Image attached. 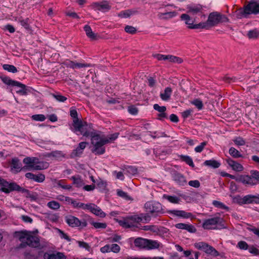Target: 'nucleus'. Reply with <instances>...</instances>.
Here are the masks:
<instances>
[{
  "instance_id": "45",
  "label": "nucleus",
  "mask_w": 259,
  "mask_h": 259,
  "mask_svg": "<svg viewBox=\"0 0 259 259\" xmlns=\"http://www.w3.org/2000/svg\"><path fill=\"white\" fill-rule=\"evenodd\" d=\"M212 204L217 208L225 209L227 210H229V207L220 201L213 200L212 201Z\"/></svg>"
},
{
  "instance_id": "15",
  "label": "nucleus",
  "mask_w": 259,
  "mask_h": 259,
  "mask_svg": "<svg viewBox=\"0 0 259 259\" xmlns=\"http://www.w3.org/2000/svg\"><path fill=\"white\" fill-rule=\"evenodd\" d=\"M236 180L239 182H241L244 184L248 185L250 186H254L257 185L256 181L253 179L251 175L241 176L239 178L237 179Z\"/></svg>"
},
{
  "instance_id": "60",
  "label": "nucleus",
  "mask_w": 259,
  "mask_h": 259,
  "mask_svg": "<svg viewBox=\"0 0 259 259\" xmlns=\"http://www.w3.org/2000/svg\"><path fill=\"white\" fill-rule=\"evenodd\" d=\"M250 174L251 177L255 180V181L257 183L259 182V171L257 170H251Z\"/></svg>"
},
{
  "instance_id": "44",
  "label": "nucleus",
  "mask_w": 259,
  "mask_h": 259,
  "mask_svg": "<svg viewBox=\"0 0 259 259\" xmlns=\"http://www.w3.org/2000/svg\"><path fill=\"white\" fill-rule=\"evenodd\" d=\"M247 35L250 39L256 38L259 36V31L256 29L251 30L247 32Z\"/></svg>"
},
{
  "instance_id": "2",
  "label": "nucleus",
  "mask_w": 259,
  "mask_h": 259,
  "mask_svg": "<svg viewBox=\"0 0 259 259\" xmlns=\"http://www.w3.org/2000/svg\"><path fill=\"white\" fill-rule=\"evenodd\" d=\"M74 133L79 132L83 136L90 137L91 143L94 147L95 144H97L96 140L99 139V131H96L93 128L92 123H88L86 121H80L74 122V126L72 129Z\"/></svg>"
},
{
  "instance_id": "14",
  "label": "nucleus",
  "mask_w": 259,
  "mask_h": 259,
  "mask_svg": "<svg viewBox=\"0 0 259 259\" xmlns=\"http://www.w3.org/2000/svg\"><path fill=\"white\" fill-rule=\"evenodd\" d=\"M85 209L89 210L93 213L101 218H104L106 216L105 213L99 207L93 203L87 204Z\"/></svg>"
},
{
  "instance_id": "25",
  "label": "nucleus",
  "mask_w": 259,
  "mask_h": 259,
  "mask_svg": "<svg viewBox=\"0 0 259 259\" xmlns=\"http://www.w3.org/2000/svg\"><path fill=\"white\" fill-rule=\"evenodd\" d=\"M175 226L178 229L186 230L191 233L194 232L196 231L195 228L193 226L187 224L178 223Z\"/></svg>"
},
{
  "instance_id": "19",
  "label": "nucleus",
  "mask_w": 259,
  "mask_h": 259,
  "mask_svg": "<svg viewBox=\"0 0 259 259\" xmlns=\"http://www.w3.org/2000/svg\"><path fill=\"white\" fill-rule=\"evenodd\" d=\"M227 163L232 168L237 171H241L243 170V167L240 163L229 158L226 160Z\"/></svg>"
},
{
  "instance_id": "51",
  "label": "nucleus",
  "mask_w": 259,
  "mask_h": 259,
  "mask_svg": "<svg viewBox=\"0 0 259 259\" xmlns=\"http://www.w3.org/2000/svg\"><path fill=\"white\" fill-rule=\"evenodd\" d=\"M32 119L35 121H43L46 119V116L43 114H35L32 116Z\"/></svg>"
},
{
  "instance_id": "48",
  "label": "nucleus",
  "mask_w": 259,
  "mask_h": 259,
  "mask_svg": "<svg viewBox=\"0 0 259 259\" xmlns=\"http://www.w3.org/2000/svg\"><path fill=\"white\" fill-rule=\"evenodd\" d=\"M191 103L195 105L198 110H201L203 108V104L202 102L199 99H195L191 102Z\"/></svg>"
},
{
  "instance_id": "41",
  "label": "nucleus",
  "mask_w": 259,
  "mask_h": 259,
  "mask_svg": "<svg viewBox=\"0 0 259 259\" xmlns=\"http://www.w3.org/2000/svg\"><path fill=\"white\" fill-rule=\"evenodd\" d=\"M229 152V154L234 158H237L242 157V155L240 153L239 151L234 147L230 148Z\"/></svg>"
},
{
  "instance_id": "33",
  "label": "nucleus",
  "mask_w": 259,
  "mask_h": 259,
  "mask_svg": "<svg viewBox=\"0 0 259 259\" xmlns=\"http://www.w3.org/2000/svg\"><path fill=\"white\" fill-rule=\"evenodd\" d=\"M71 179L73 181V183L77 187H81L83 185V181L79 176H72Z\"/></svg>"
},
{
  "instance_id": "57",
  "label": "nucleus",
  "mask_w": 259,
  "mask_h": 259,
  "mask_svg": "<svg viewBox=\"0 0 259 259\" xmlns=\"http://www.w3.org/2000/svg\"><path fill=\"white\" fill-rule=\"evenodd\" d=\"M97 187L102 191H103L106 189L107 184L106 182L102 181L100 180L99 182H98L97 184Z\"/></svg>"
},
{
  "instance_id": "59",
  "label": "nucleus",
  "mask_w": 259,
  "mask_h": 259,
  "mask_svg": "<svg viewBox=\"0 0 259 259\" xmlns=\"http://www.w3.org/2000/svg\"><path fill=\"white\" fill-rule=\"evenodd\" d=\"M128 111L132 115H136L138 114V109L135 106L132 105L128 107Z\"/></svg>"
},
{
  "instance_id": "10",
  "label": "nucleus",
  "mask_w": 259,
  "mask_h": 259,
  "mask_svg": "<svg viewBox=\"0 0 259 259\" xmlns=\"http://www.w3.org/2000/svg\"><path fill=\"white\" fill-rule=\"evenodd\" d=\"M143 221L142 217L138 215L127 217L119 221V224L122 227L125 228L133 227L135 224Z\"/></svg>"
},
{
  "instance_id": "30",
  "label": "nucleus",
  "mask_w": 259,
  "mask_h": 259,
  "mask_svg": "<svg viewBox=\"0 0 259 259\" xmlns=\"http://www.w3.org/2000/svg\"><path fill=\"white\" fill-rule=\"evenodd\" d=\"M158 18L161 20H166L170 19L175 16V13L173 12L166 13H159L157 15Z\"/></svg>"
},
{
  "instance_id": "53",
  "label": "nucleus",
  "mask_w": 259,
  "mask_h": 259,
  "mask_svg": "<svg viewBox=\"0 0 259 259\" xmlns=\"http://www.w3.org/2000/svg\"><path fill=\"white\" fill-rule=\"evenodd\" d=\"M233 141L235 144L238 146H243L245 144L244 139L240 137H236L233 140Z\"/></svg>"
},
{
  "instance_id": "5",
  "label": "nucleus",
  "mask_w": 259,
  "mask_h": 259,
  "mask_svg": "<svg viewBox=\"0 0 259 259\" xmlns=\"http://www.w3.org/2000/svg\"><path fill=\"white\" fill-rule=\"evenodd\" d=\"M238 18L242 17L246 18L250 14L257 15L259 14V2L256 0H251L247 5L245 6L243 10H240Z\"/></svg>"
},
{
  "instance_id": "1",
  "label": "nucleus",
  "mask_w": 259,
  "mask_h": 259,
  "mask_svg": "<svg viewBox=\"0 0 259 259\" xmlns=\"http://www.w3.org/2000/svg\"><path fill=\"white\" fill-rule=\"evenodd\" d=\"M15 236L21 242V246L22 247L28 245L41 249L47 246V243L44 240H40L32 232L26 230L16 232Z\"/></svg>"
},
{
  "instance_id": "50",
  "label": "nucleus",
  "mask_w": 259,
  "mask_h": 259,
  "mask_svg": "<svg viewBox=\"0 0 259 259\" xmlns=\"http://www.w3.org/2000/svg\"><path fill=\"white\" fill-rule=\"evenodd\" d=\"M29 21V20L28 18H27L26 19H19V22L20 23V24L26 29H30V26L28 23Z\"/></svg>"
},
{
  "instance_id": "22",
  "label": "nucleus",
  "mask_w": 259,
  "mask_h": 259,
  "mask_svg": "<svg viewBox=\"0 0 259 259\" xmlns=\"http://www.w3.org/2000/svg\"><path fill=\"white\" fill-rule=\"evenodd\" d=\"M170 212L176 216L185 219H188L192 216L191 213L187 212L184 210H173L170 211Z\"/></svg>"
},
{
  "instance_id": "64",
  "label": "nucleus",
  "mask_w": 259,
  "mask_h": 259,
  "mask_svg": "<svg viewBox=\"0 0 259 259\" xmlns=\"http://www.w3.org/2000/svg\"><path fill=\"white\" fill-rule=\"evenodd\" d=\"M188 184L189 186L198 188L200 186V183L198 180H192L189 182Z\"/></svg>"
},
{
  "instance_id": "52",
  "label": "nucleus",
  "mask_w": 259,
  "mask_h": 259,
  "mask_svg": "<svg viewBox=\"0 0 259 259\" xmlns=\"http://www.w3.org/2000/svg\"><path fill=\"white\" fill-rule=\"evenodd\" d=\"M52 95L55 99H56L59 102H64L67 100L66 97L59 94H52Z\"/></svg>"
},
{
  "instance_id": "4",
  "label": "nucleus",
  "mask_w": 259,
  "mask_h": 259,
  "mask_svg": "<svg viewBox=\"0 0 259 259\" xmlns=\"http://www.w3.org/2000/svg\"><path fill=\"white\" fill-rule=\"evenodd\" d=\"M23 162L27 165V168L25 167V169L28 170H42L46 169L49 166L48 163L39 161L38 158L33 157H26L24 158Z\"/></svg>"
},
{
  "instance_id": "27",
  "label": "nucleus",
  "mask_w": 259,
  "mask_h": 259,
  "mask_svg": "<svg viewBox=\"0 0 259 259\" xmlns=\"http://www.w3.org/2000/svg\"><path fill=\"white\" fill-rule=\"evenodd\" d=\"M84 30L85 31L87 36L91 39L95 40L97 38V34H96L92 31V30L89 25H85L84 26Z\"/></svg>"
},
{
  "instance_id": "61",
  "label": "nucleus",
  "mask_w": 259,
  "mask_h": 259,
  "mask_svg": "<svg viewBox=\"0 0 259 259\" xmlns=\"http://www.w3.org/2000/svg\"><path fill=\"white\" fill-rule=\"evenodd\" d=\"M153 108L159 113L165 112L166 109L165 106H160L157 104H155L153 105Z\"/></svg>"
},
{
  "instance_id": "8",
  "label": "nucleus",
  "mask_w": 259,
  "mask_h": 259,
  "mask_svg": "<svg viewBox=\"0 0 259 259\" xmlns=\"http://www.w3.org/2000/svg\"><path fill=\"white\" fill-rule=\"evenodd\" d=\"M207 21L209 26L212 27L220 23L227 22L229 19L225 15L218 12H213L209 14Z\"/></svg>"
},
{
  "instance_id": "23",
  "label": "nucleus",
  "mask_w": 259,
  "mask_h": 259,
  "mask_svg": "<svg viewBox=\"0 0 259 259\" xmlns=\"http://www.w3.org/2000/svg\"><path fill=\"white\" fill-rule=\"evenodd\" d=\"M174 181L180 186H185L187 183L185 178L180 174L177 173L174 176Z\"/></svg>"
},
{
  "instance_id": "62",
  "label": "nucleus",
  "mask_w": 259,
  "mask_h": 259,
  "mask_svg": "<svg viewBox=\"0 0 259 259\" xmlns=\"http://www.w3.org/2000/svg\"><path fill=\"white\" fill-rule=\"evenodd\" d=\"M117 195L121 197L126 200L130 199V197L125 192H124L122 190H117Z\"/></svg>"
},
{
  "instance_id": "49",
  "label": "nucleus",
  "mask_w": 259,
  "mask_h": 259,
  "mask_svg": "<svg viewBox=\"0 0 259 259\" xmlns=\"http://www.w3.org/2000/svg\"><path fill=\"white\" fill-rule=\"evenodd\" d=\"M45 180V176L42 174H39L37 175H34L33 180L38 183H42Z\"/></svg>"
},
{
  "instance_id": "32",
  "label": "nucleus",
  "mask_w": 259,
  "mask_h": 259,
  "mask_svg": "<svg viewBox=\"0 0 259 259\" xmlns=\"http://www.w3.org/2000/svg\"><path fill=\"white\" fill-rule=\"evenodd\" d=\"M69 204H71L74 208H82L83 209H85L87 205V204H85L83 203L77 202L72 198H71V200H70Z\"/></svg>"
},
{
  "instance_id": "11",
  "label": "nucleus",
  "mask_w": 259,
  "mask_h": 259,
  "mask_svg": "<svg viewBox=\"0 0 259 259\" xmlns=\"http://www.w3.org/2000/svg\"><path fill=\"white\" fill-rule=\"evenodd\" d=\"M194 247L199 249L203 251L207 254H211L214 256H218L219 253L212 246L208 245L204 242H199L195 243L194 244Z\"/></svg>"
},
{
  "instance_id": "29",
  "label": "nucleus",
  "mask_w": 259,
  "mask_h": 259,
  "mask_svg": "<svg viewBox=\"0 0 259 259\" xmlns=\"http://www.w3.org/2000/svg\"><path fill=\"white\" fill-rule=\"evenodd\" d=\"M49 157H53L58 160H61L65 157V154L61 151H54L48 154Z\"/></svg>"
},
{
  "instance_id": "17",
  "label": "nucleus",
  "mask_w": 259,
  "mask_h": 259,
  "mask_svg": "<svg viewBox=\"0 0 259 259\" xmlns=\"http://www.w3.org/2000/svg\"><path fill=\"white\" fill-rule=\"evenodd\" d=\"M188 12L192 14H197L202 12L203 7L199 4H192L187 6Z\"/></svg>"
},
{
  "instance_id": "18",
  "label": "nucleus",
  "mask_w": 259,
  "mask_h": 259,
  "mask_svg": "<svg viewBox=\"0 0 259 259\" xmlns=\"http://www.w3.org/2000/svg\"><path fill=\"white\" fill-rule=\"evenodd\" d=\"M181 20L183 21L187 27L190 29H192L191 26H194L195 19L191 18L187 14H183L181 15Z\"/></svg>"
},
{
  "instance_id": "55",
  "label": "nucleus",
  "mask_w": 259,
  "mask_h": 259,
  "mask_svg": "<svg viewBox=\"0 0 259 259\" xmlns=\"http://www.w3.org/2000/svg\"><path fill=\"white\" fill-rule=\"evenodd\" d=\"M237 246L239 247L240 249L242 250H247L248 248V245L247 243L244 241H239Z\"/></svg>"
},
{
  "instance_id": "31",
  "label": "nucleus",
  "mask_w": 259,
  "mask_h": 259,
  "mask_svg": "<svg viewBox=\"0 0 259 259\" xmlns=\"http://www.w3.org/2000/svg\"><path fill=\"white\" fill-rule=\"evenodd\" d=\"M166 60L169 62L181 64L183 62V59L180 57L171 55H167Z\"/></svg>"
},
{
  "instance_id": "36",
  "label": "nucleus",
  "mask_w": 259,
  "mask_h": 259,
  "mask_svg": "<svg viewBox=\"0 0 259 259\" xmlns=\"http://www.w3.org/2000/svg\"><path fill=\"white\" fill-rule=\"evenodd\" d=\"M1 79L4 83L9 85L14 86L18 84V81L13 80L8 77H2Z\"/></svg>"
},
{
  "instance_id": "24",
  "label": "nucleus",
  "mask_w": 259,
  "mask_h": 259,
  "mask_svg": "<svg viewBox=\"0 0 259 259\" xmlns=\"http://www.w3.org/2000/svg\"><path fill=\"white\" fill-rule=\"evenodd\" d=\"M12 168L14 169L16 172H18L21 170L25 169V166L21 168V163L20 162L18 158H13L12 160Z\"/></svg>"
},
{
  "instance_id": "58",
  "label": "nucleus",
  "mask_w": 259,
  "mask_h": 259,
  "mask_svg": "<svg viewBox=\"0 0 259 259\" xmlns=\"http://www.w3.org/2000/svg\"><path fill=\"white\" fill-rule=\"evenodd\" d=\"M124 30L126 32L130 34H134L136 32V29L134 27L130 25L126 26Z\"/></svg>"
},
{
  "instance_id": "39",
  "label": "nucleus",
  "mask_w": 259,
  "mask_h": 259,
  "mask_svg": "<svg viewBox=\"0 0 259 259\" xmlns=\"http://www.w3.org/2000/svg\"><path fill=\"white\" fill-rule=\"evenodd\" d=\"M163 198L166 199L170 202L172 203H179L180 199L176 196L163 195Z\"/></svg>"
},
{
  "instance_id": "13",
  "label": "nucleus",
  "mask_w": 259,
  "mask_h": 259,
  "mask_svg": "<svg viewBox=\"0 0 259 259\" xmlns=\"http://www.w3.org/2000/svg\"><path fill=\"white\" fill-rule=\"evenodd\" d=\"M90 7L95 11H100L102 12H106L111 9V6L107 1H102L100 3H94Z\"/></svg>"
},
{
  "instance_id": "56",
  "label": "nucleus",
  "mask_w": 259,
  "mask_h": 259,
  "mask_svg": "<svg viewBox=\"0 0 259 259\" xmlns=\"http://www.w3.org/2000/svg\"><path fill=\"white\" fill-rule=\"evenodd\" d=\"M92 224L96 229H105L107 227L106 223L93 222Z\"/></svg>"
},
{
  "instance_id": "26",
  "label": "nucleus",
  "mask_w": 259,
  "mask_h": 259,
  "mask_svg": "<svg viewBox=\"0 0 259 259\" xmlns=\"http://www.w3.org/2000/svg\"><path fill=\"white\" fill-rule=\"evenodd\" d=\"M171 93V89L169 87H167L164 89L163 92L160 93V97L163 101H168L170 99Z\"/></svg>"
},
{
  "instance_id": "34",
  "label": "nucleus",
  "mask_w": 259,
  "mask_h": 259,
  "mask_svg": "<svg viewBox=\"0 0 259 259\" xmlns=\"http://www.w3.org/2000/svg\"><path fill=\"white\" fill-rule=\"evenodd\" d=\"M159 246V244L156 241L147 239V246H146V248L148 249H152L158 248Z\"/></svg>"
},
{
  "instance_id": "54",
  "label": "nucleus",
  "mask_w": 259,
  "mask_h": 259,
  "mask_svg": "<svg viewBox=\"0 0 259 259\" xmlns=\"http://www.w3.org/2000/svg\"><path fill=\"white\" fill-rule=\"evenodd\" d=\"M57 199L59 201L65 202L66 204H69L70 200H71V198L69 197L65 196L62 195L58 196Z\"/></svg>"
},
{
  "instance_id": "3",
  "label": "nucleus",
  "mask_w": 259,
  "mask_h": 259,
  "mask_svg": "<svg viewBox=\"0 0 259 259\" xmlns=\"http://www.w3.org/2000/svg\"><path fill=\"white\" fill-rule=\"evenodd\" d=\"M100 133V132H99V138H98L99 139L96 140L97 144H95L94 147L92 150V152L98 155L104 154L105 149L103 146L114 141L119 136L118 133H115L108 136L107 137H105L104 136H101Z\"/></svg>"
},
{
  "instance_id": "28",
  "label": "nucleus",
  "mask_w": 259,
  "mask_h": 259,
  "mask_svg": "<svg viewBox=\"0 0 259 259\" xmlns=\"http://www.w3.org/2000/svg\"><path fill=\"white\" fill-rule=\"evenodd\" d=\"M135 246L141 248H146L147 246V239L141 238H137L134 241Z\"/></svg>"
},
{
  "instance_id": "16",
  "label": "nucleus",
  "mask_w": 259,
  "mask_h": 259,
  "mask_svg": "<svg viewBox=\"0 0 259 259\" xmlns=\"http://www.w3.org/2000/svg\"><path fill=\"white\" fill-rule=\"evenodd\" d=\"M88 144V143L85 142H80L78 146L73 150L71 156L72 157L79 156L83 153V150L85 149Z\"/></svg>"
},
{
  "instance_id": "9",
  "label": "nucleus",
  "mask_w": 259,
  "mask_h": 259,
  "mask_svg": "<svg viewBox=\"0 0 259 259\" xmlns=\"http://www.w3.org/2000/svg\"><path fill=\"white\" fill-rule=\"evenodd\" d=\"M146 211L154 215H157L159 213H163V209L161 204L156 201H148L144 205Z\"/></svg>"
},
{
  "instance_id": "42",
  "label": "nucleus",
  "mask_w": 259,
  "mask_h": 259,
  "mask_svg": "<svg viewBox=\"0 0 259 259\" xmlns=\"http://www.w3.org/2000/svg\"><path fill=\"white\" fill-rule=\"evenodd\" d=\"M180 158L183 161H185L189 166L192 167L194 166L192 159L190 156L187 155H181Z\"/></svg>"
},
{
  "instance_id": "38",
  "label": "nucleus",
  "mask_w": 259,
  "mask_h": 259,
  "mask_svg": "<svg viewBox=\"0 0 259 259\" xmlns=\"http://www.w3.org/2000/svg\"><path fill=\"white\" fill-rule=\"evenodd\" d=\"M192 29H200V28H206L207 29L210 27L208 23L207 20L205 22H201L198 24H194V26H191Z\"/></svg>"
},
{
  "instance_id": "35",
  "label": "nucleus",
  "mask_w": 259,
  "mask_h": 259,
  "mask_svg": "<svg viewBox=\"0 0 259 259\" xmlns=\"http://www.w3.org/2000/svg\"><path fill=\"white\" fill-rule=\"evenodd\" d=\"M14 87H17L19 88V90H18L16 92L18 94H20L21 95H26V86L24 84H22L19 82H18V84H16Z\"/></svg>"
},
{
  "instance_id": "6",
  "label": "nucleus",
  "mask_w": 259,
  "mask_h": 259,
  "mask_svg": "<svg viewBox=\"0 0 259 259\" xmlns=\"http://www.w3.org/2000/svg\"><path fill=\"white\" fill-rule=\"evenodd\" d=\"M203 227L207 230L226 228L223 219L220 217H214L204 220Z\"/></svg>"
},
{
  "instance_id": "40",
  "label": "nucleus",
  "mask_w": 259,
  "mask_h": 259,
  "mask_svg": "<svg viewBox=\"0 0 259 259\" xmlns=\"http://www.w3.org/2000/svg\"><path fill=\"white\" fill-rule=\"evenodd\" d=\"M204 164L205 165L210 166L213 168H218L220 166V163L214 160H206Z\"/></svg>"
},
{
  "instance_id": "7",
  "label": "nucleus",
  "mask_w": 259,
  "mask_h": 259,
  "mask_svg": "<svg viewBox=\"0 0 259 259\" xmlns=\"http://www.w3.org/2000/svg\"><path fill=\"white\" fill-rule=\"evenodd\" d=\"M0 184L2 185L1 190L6 193L12 191H17L22 193H28L29 191L20 187L15 183H9L0 178Z\"/></svg>"
},
{
  "instance_id": "20",
  "label": "nucleus",
  "mask_w": 259,
  "mask_h": 259,
  "mask_svg": "<svg viewBox=\"0 0 259 259\" xmlns=\"http://www.w3.org/2000/svg\"><path fill=\"white\" fill-rule=\"evenodd\" d=\"M44 259H66L65 256L61 252L56 253H45L44 254Z\"/></svg>"
},
{
  "instance_id": "63",
  "label": "nucleus",
  "mask_w": 259,
  "mask_h": 259,
  "mask_svg": "<svg viewBox=\"0 0 259 259\" xmlns=\"http://www.w3.org/2000/svg\"><path fill=\"white\" fill-rule=\"evenodd\" d=\"M111 251L114 253H118L120 251V247L117 244H112L110 245Z\"/></svg>"
},
{
  "instance_id": "43",
  "label": "nucleus",
  "mask_w": 259,
  "mask_h": 259,
  "mask_svg": "<svg viewBox=\"0 0 259 259\" xmlns=\"http://www.w3.org/2000/svg\"><path fill=\"white\" fill-rule=\"evenodd\" d=\"M3 68L4 70L12 73H16L18 71L16 67L12 65L4 64L3 65Z\"/></svg>"
},
{
  "instance_id": "47",
  "label": "nucleus",
  "mask_w": 259,
  "mask_h": 259,
  "mask_svg": "<svg viewBox=\"0 0 259 259\" xmlns=\"http://www.w3.org/2000/svg\"><path fill=\"white\" fill-rule=\"evenodd\" d=\"M126 172L129 175H135L137 174V169L133 166H128L125 168Z\"/></svg>"
},
{
  "instance_id": "12",
  "label": "nucleus",
  "mask_w": 259,
  "mask_h": 259,
  "mask_svg": "<svg viewBox=\"0 0 259 259\" xmlns=\"http://www.w3.org/2000/svg\"><path fill=\"white\" fill-rule=\"evenodd\" d=\"M65 221L67 224L72 227L79 226L84 227L87 225V223L85 220L80 221L78 218L71 215L66 216Z\"/></svg>"
},
{
  "instance_id": "46",
  "label": "nucleus",
  "mask_w": 259,
  "mask_h": 259,
  "mask_svg": "<svg viewBox=\"0 0 259 259\" xmlns=\"http://www.w3.org/2000/svg\"><path fill=\"white\" fill-rule=\"evenodd\" d=\"M47 206L52 209H58L60 208V204L55 201H50L47 203Z\"/></svg>"
},
{
  "instance_id": "21",
  "label": "nucleus",
  "mask_w": 259,
  "mask_h": 259,
  "mask_svg": "<svg viewBox=\"0 0 259 259\" xmlns=\"http://www.w3.org/2000/svg\"><path fill=\"white\" fill-rule=\"evenodd\" d=\"M239 203L242 204L254 203V195L249 194L240 198Z\"/></svg>"
},
{
  "instance_id": "37",
  "label": "nucleus",
  "mask_w": 259,
  "mask_h": 259,
  "mask_svg": "<svg viewBox=\"0 0 259 259\" xmlns=\"http://www.w3.org/2000/svg\"><path fill=\"white\" fill-rule=\"evenodd\" d=\"M70 113V116L73 118L72 126L73 127L74 126V122H76L77 120V121L79 122L81 120H79L78 118V114L76 110L71 108Z\"/></svg>"
}]
</instances>
